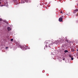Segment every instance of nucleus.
<instances>
[{
	"instance_id": "6",
	"label": "nucleus",
	"mask_w": 78,
	"mask_h": 78,
	"mask_svg": "<svg viewBox=\"0 0 78 78\" xmlns=\"http://www.w3.org/2000/svg\"><path fill=\"white\" fill-rule=\"evenodd\" d=\"M65 39L66 41L68 42L69 41H68V40H67V38L66 37H65Z\"/></svg>"
},
{
	"instance_id": "13",
	"label": "nucleus",
	"mask_w": 78,
	"mask_h": 78,
	"mask_svg": "<svg viewBox=\"0 0 78 78\" xmlns=\"http://www.w3.org/2000/svg\"><path fill=\"white\" fill-rule=\"evenodd\" d=\"M13 1L15 2H16V0H13Z\"/></svg>"
},
{
	"instance_id": "16",
	"label": "nucleus",
	"mask_w": 78,
	"mask_h": 78,
	"mask_svg": "<svg viewBox=\"0 0 78 78\" xmlns=\"http://www.w3.org/2000/svg\"><path fill=\"white\" fill-rule=\"evenodd\" d=\"M6 49H7V48H8V47H6Z\"/></svg>"
},
{
	"instance_id": "14",
	"label": "nucleus",
	"mask_w": 78,
	"mask_h": 78,
	"mask_svg": "<svg viewBox=\"0 0 78 78\" xmlns=\"http://www.w3.org/2000/svg\"><path fill=\"white\" fill-rule=\"evenodd\" d=\"M28 0H25V1L26 2H28Z\"/></svg>"
},
{
	"instance_id": "12",
	"label": "nucleus",
	"mask_w": 78,
	"mask_h": 78,
	"mask_svg": "<svg viewBox=\"0 0 78 78\" xmlns=\"http://www.w3.org/2000/svg\"><path fill=\"white\" fill-rule=\"evenodd\" d=\"M63 61H64V60H65V58H63Z\"/></svg>"
},
{
	"instance_id": "4",
	"label": "nucleus",
	"mask_w": 78,
	"mask_h": 78,
	"mask_svg": "<svg viewBox=\"0 0 78 78\" xmlns=\"http://www.w3.org/2000/svg\"><path fill=\"white\" fill-rule=\"evenodd\" d=\"M78 10L77 9H76L74 11V13H76V12H78Z\"/></svg>"
},
{
	"instance_id": "15",
	"label": "nucleus",
	"mask_w": 78,
	"mask_h": 78,
	"mask_svg": "<svg viewBox=\"0 0 78 78\" xmlns=\"http://www.w3.org/2000/svg\"><path fill=\"white\" fill-rule=\"evenodd\" d=\"M60 13H62V12H60Z\"/></svg>"
},
{
	"instance_id": "20",
	"label": "nucleus",
	"mask_w": 78,
	"mask_h": 78,
	"mask_svg": "<svg viewBox=\"0 0 78 78\" xmlns=\"http://www.w3.org/2000/svg\"><path fill=\"white\" fill-rule=\"evenodd\" d=\"M77 51H78V49H77Z\"/></svg>"
},
{
	"instance_id": "7",
	"label": "nucleus",
	"mask_w": 78,
	"mask_h": 78,
	"mask_svg": "<svg viewBox=\"0 0 78 78\" xmlns=\"http://www.w3.org/2000/svg\"><path fill=\"white\" fill-rule=\"evenodd\" d=\"M8 30L9 31L10 30H11V28L10 27H8Z\"/></svg>"
},
{
	"instance_id": "10",
	"label": "nucleus",
	"mask_w": 78,
	"mask_h": 78,
	"mask_svg": "<svg viewBox=\"0 0 78 78\" xmlns=\"http://www.w3.org/2000/svg\"><path fill=\"white\" fill-rule=\"evenodd\" d=\"M71 60H73V58H71Z\"/></svg>"
},
{
	"instance_id": "17",
	"label": "nucleus",
	"mask_w": 78,
	"mask_h": 78,
	"mask_svg": "<svg viewBox=\"0 0 78 78\" xmlns=\"http://www.w3.org/2000/svg\"><path fill=\"white\" fill-rule=\"evenodd\" d=\"M4 22H6V21H4Z\"/></svg>"
},
{
	"instance_id": "5",
	"label": "nucleus",
	"mask_w": 78,
	"mask_h": 78,
	"mask_svg": "<svg viewBox=\"0 0 78 78\" xmlns=\"http://www.w3.org/2000/svg\"><path fill=\"white\" fill-rule=\"evenodd\" d=\"M63 42V40H60V41H58V43L61 44V43H62Z\"/></svg>"
},
{
	"instance_id": "1",
	"label": "nucleus",
	"mask_w": 78,
	"mask_h": 78,
	"mask_svg": "<svg viewBox=\"0 0 78 78\" xmlns=\"http://www.w3.org/2000/svg\"><path fill=\"white\" fill-rule=\"evenodd\" d=\"M51 42V41H48L46 43H47V45H45V46L47 47H51L53 46V44H50V42Z\"/></svg>"
},
{
	"instance_id": "8",
	"label": "nucleus",
	"mask_w": 78,
	"mask_h": 78,
	"mask_svg": "<svg viewBox=\"0 0 78 78\" xmlns=\"http://www.w3.org/2000/svg\"><path fill=\"white\" fill-rule=\"evenodd\" d=\"M68 51L66 50L65 51V53H68Z\"/></svg>"
},
{
	"instance_id": "21",
	"label": "nucleus",
	"mask_w": 78,
	"mask_h": 78,
	"mask_svg": "<svg viewBox=\"0 0 78 78\" xmlns=\"http://www.w3.org/2000/svg\"><path fill=\"white\" fill-rule=\"evenodd\" d=\"M0 1H1V0H0Z\"/></svg>"
},
{
	"instance_id": "9",
	"label": "nucleus",
	"mask_w": 78,
	"mask_h": 78,
	"mask_svg": "<svg viewBox=\"0 0 78 78\" xmlns=\"http://www.w3.org/2000/svg\"><path fill=\"white\" fill-rule=\"evenodd\" d=\"M0 21H2V19H0Z\"/></svg>"
},
{
	"instance_id": "3",
	"label": "nucleus",
	"mask_w": 78,
	"mask_h": 78,
	"mask_svg": "<svg viewBox=\"0 0 78 78\" xmlns=\"http://www.w3.org/2000/svg\"><path fill=\"white\" fill-rule=\"evenodd\" d=\"M59 22L62 21V17H60L59 19Z\"/></svg>"
},
{
	"instance_id": "18",
	"label": "nucleus",
	"mask_w": 78,
	"mask_h": 78,
	"mask_svg": "<svg viewBox=\"0 0 78 78\" xmlns=\"http://www.w3.org/2000/svg\"><path fill=\"white\" fill-rule=\"evenodd\" d=\"M55 43H57V42H56V41L55 42Z\"/></svg>"
},
{
	"instance_id": "11",
	"label": "nucleus",
	"mask_w": 78,
	"mask_h": 78,
	"mask_svg": "<svg viewBox=\"0 0 78 78\" xmlns=\"http://www.w3.org/2000/svg\"><path fill=\"white\" fill-rule=\"evenodd\" d=\"M11 41H13V39H11Z\"/></svg>"
},
{
	"instance_id": "19",
	"label": "nucleus",
	"mask_w": 78,
	"mask_h": 78,
	"mask_svg": "<svg viewBox=\"0 0 78 78\" xmlns=\"http://www.w3.org/2000/svg\"><path fill=\"white\" fill-rule=\"evenodd\" d=\"M1 4V2H0V4Z\"/></svg>"
},
{
	"instance_id": "2",
	"label": "nucleus",
	"mask_w": 78,
	"mask_h": 78,
	"mask_svg": "<svg viewBox=\"0 0 78 78\" xmlns=\"http://www.w3.org/2000/svg\"><path fill=\"white\" fill-rule=\"evenodd\" d=\"M21 48L23 49H25V50H26V49H28L27 48V46H26L25 45H24L23 46H21Z\"/></svg>"
}]
</instances>
